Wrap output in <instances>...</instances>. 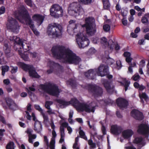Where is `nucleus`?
Masks as SVG:
<instances>
[{"label":"nucleus","instance_id":"obj_1","mask_svg":"<svg viewBox=\"0 0 149 149\" xmlns=\"http://www.w3.org/2000/svg\"><path fill=\"white\" fill-rule=\"evenodd\" d=\"M51 51L53 56L65 63L77 65L81 61V58L69 49L59 46L53 47Z\"/></svg>","mask_w":149,"mask_h":149},{"label":"nucleus","instance_id":"obj_2","mask_svg":"<svg viewBox=\"0 0 149 149\" xmlns=\"http://www.w3.org/2000/svg\"><path fill=\"white\" fill-rule=\"evenodd\" d=\"M39 91L41 93H47L50 95L58 97L60 90L56 85L48 83L45 84L40 85L39 86Z\"/></svg>","mask_w":149,"mask_h":149},{"label":"nucleus","instance_id":"obj_3","mask_svg":"<svg viewBox=\"0 0 149 149\" xmlns=\"http://www.w3.org/2000/svg\"><path fill=\"white\" fill-rule=\"evenodd\" d=\"M48 35L54 38H61L62 36L63 29L61 26L56 23L49 24L47 29Z\"/></svg>","mask_w":149,"mask_h":149},{"label":"nucleus","instance_id":"obj_4","mask_svg":"<svg viewBox=\"0 0 149 149\" xmlns=\"http://www.w3.org/2000/svg\"><path fill=\"white\" fill-rule=\"evenodd\" d=\"M69 14L75 17L83 15L84 10L80 4L78 2H74L71 3L68 8Z\"/></svg>","mask_w":149,"mask_h":149},{"label":"nucleus","instance_id":"obj_5","mask_svg":"<svg viewBox=\"0 0 149 149\" xmlns=\"http://www.w3.org/2000/svg\"><path fill=\"white\" fill-rule=\"evenodd\" d=\"M7 28L12 32L17 33L19 29L20 26L16 19L10 17H8L6 24Z\"/></svg>","mask_w":149,"mask_h":149},{"label":"nucleus","instance_id":"obj_6","mask_svg":"<svg viewBox=\"0 0 149 149\" xmlns=\"http://www.w3.org/2000/svg\"><path fill=\"white\" fill-rule=\"evenodd\" d=\"M97 106V103L93 101L89 104L86 103L80 104L78 108L79 109V111H85L88 113H94L95 107Z\"/></svg>","mask_w":149,"mask_h":149},{"label":"nucleus","instance_id":"obj_7","mask_svg":"<svg viewBox=\"0 0 149 149\" xmlns=\"http://www.w3.org/2000/svg\"><path fill=\"white\" fill-rule=\"evenodd\" d=\"M76 38V42L80 48L87 46L89 43V40L82 33L77 34Z\"/></svg>","mask_w":149,"mask_h":149},{"label":"nucleus","instance_id":"obj_8","mask_svg":"<svg viewBox=\"0 0 149 149\" xmlns=\"http://www.w3.org/2000/svg\"><path fill=\"white\" fill-rule=\"evenodd\" d=\"M50 11V15L56 18L61 17L63 15V11L62 7L57 4L52 5Z\"/></svg>","mask_w":149,"mask_h":149},{"label":"nucleus","instance_id":"obj_9","mask_svg":"<svg viewBox=\"0 0 149 149\" xmlns=\"http://www.w3.org/2000/svg\"><path fill=\"white\" fill-rule=\"evenodd\" d=\"M56 102L61 104V106H63L64 107H65L70 104H72L74 106L77 110L79 111V107L80 104H82L83 103H79V101L77 99H72L69 102H67L61 99H56Z\"/></svg>","mask_w":149,"mask_h":149},{"label":"nucleus","instance_id":"obj_10","mask_svg":"<svg viewBox=\"0 0 149 149\" xmlns=\"http://www.w3.org/2000/svg\"><path fill=\"white\" fill-rule=\"evenodd\" d=\"M20 65L22 68L25 71H28L29 75L33 77L40 78L39 75L36 71V70L32 65H28L21 63Z\"/></svg>","mask_w":149,"mask_h":149},{"label":"nucleus","instance_id":"obj_11","mask_svg":"<svg viewBox=\"0 0 149 149\" xmlns=\"http://www.w3.org/2000/svg\"><path fill=\"white\" fill-rule=\"evenodd\" d=\"M88 90L95 97L101 96L103 92L102 88L97 86L95 84L88 85Z\"/></svg>","mask_w":149,"mask_h":149},{"label":"nucleus","instance_id":"obj_12","mask_svg":"<svg viewBox=\"0 0 149 149\" xmlns=\"http://www.w3.org/2000/svg\"><path fill=\"white\" fill-rule=\"evenodd\" d=\"M23 17L25 19L26 24L29 26L35 34L36 35H38L39 34V32L34 28L35 26L33 24V22L29 15L26 12L24 13V14Z\"/></svg>","mask_w":149,"mask_h":149},{"label":"nucleus","instance_id":"obj_13","mask_svg":"<svg viewBox=\"0 0 149 149\" xmlns=\"http://www.w3.org/2000/svg\"><path fill=\"white\" fill-rule=\"evenodd\" d=\"M97 74L99 76L103 77L108 75L109 74V67L106 65H100L97 71Z\"/></svg>","mask_w":149,"mask_h":149},{"label":"nucleus","instance_id":"obj_14","mask_svg":"<svg viewBox=\"0 0 149 149\" xmlns=\"http://www.w3.org/2000/svg\"><path fill=\"white\" fill-rule=\"evenodd\" d=\"M138 132L148 137L149 135V127L146 124L141 123L138 127Z\"/></svg>","mask_w":149,"mask_h":149},{"label":"nucleus","instance_id":"obj_15","mask_svg":"<svg viewBox=\"0 0 149 149\" xmlns=\"http://www.w3.org/2000/svg\"><path fill=\"white\" fill-rule=\"evenodd\" d=\"M101 43L105 47H107L109 48L110 50L113 49L114 47L113 42V40H110L108 42H107V39L105 37H102L101 39Z\"/></svg>","mask_w":149,"mask_h":149},{"label":"nucleus","instance_id":"obj_16","mask_svg":"<svg viewBox=\"0 0 149 149\" xmlns=\"http://www.w3.org/2000/svg\"><path fill=\"white\" fill-rule=\"evenodd\" d=\"M6 100V104L10 109L15 111L18 109L17 105L11 99L8 98Z\"/></svg>","mask_w":149,"mask_h":149},{"label":"nucleus","instance_id":"obj_17","mask_svg":"<svg viewBox=\"0 0 149 149\" xmlns=\"http://www.w3.org/2000/svg\"><path fill=\"white\" fill-rule=\"evenodd\" d=\"M3 50L7 58H9L13 56V54L11 52V47L8 44L4 43L3 47Z\"/></svg>","mask_w":149,"mask_h":149},{"label":"nucleus","instance_id":"obj_18","mask_svg":"<svg viewBox=\"0 0 149 149\" xmlns=\"http://www.w3.org/2000/svg\"><path fill=\"white\" fill-rule=\"evenodd\" d=\"M96 73V69H90L84 72V75L88 79H94L95 78V75Z\"/></svg>","mask_w":149,"mask_h":149},{"label":"nucleus","instance_id":"obj_19","mask_svg":"<svg viewBox=\"0 0 149 149\" xmlns=\"http://www.w3.org/2000/svg\"><path fill=\"white\" fill-rule=\"evenodd\" d=\"M118 106L121 109L125 108L128 105V102L122 98H118L117 100Z\"/></svg>","mask_w":149,"mask_h":149},{"label":"nucleus","instance_id":"obj_20","mask_svg":"<svg viewBox=\"0 0 149 149\" xmlns=\"http://www.w3.org/2000/svg\"><path fill=\"white\" fill-rule=\"evenodd\" d=\"M75 21L73 20H71L69 22L70 24L68 26L67 31L70 34H71L72 32H74V30L77 29L78 25L74 24Z\"/></svg>","mask_w":149,"mask_h":149},{"label":"nucleus","instance_id":"obj_21","mask_svg":"<svg viewBox=\"0 0 149 149\" xmlns=\"http://www.w3.org/2000/svg\"><path fill=\"white\" fill-rule=\"evenodd\" d=\"M122 130L121 127L117 125H113L111 127V131L113 134L118 135L121 132Z\"/></svg>","mask_w":149,"mask_h":149},{"label":"nucleus","instance_id":"obj_22","mask_svg":"<svg viewBox=\"0 0 149 149\" xmlns=\"http://www.w3.org/2000/svg\"><path fill=\"white\" fill-rule=\"evenodd\" d=\"M131 115L136 119L141 120L143 119L142 113L138 110H133L131 112Z\"/></svg>","mask_w":149,"mask_h":149},{"label":"nucleus","instance_id":"obj_23","mask_svg":"<svg viewBox=\"0 0 149 149\" xmlns=\"http://www.w3.org/2000/svg\"><path fill=\"white\" fill-rule=\"evenodd\" d=\"M32 18L33 20L37 22L38 26L42 24L44 19V17L38 14L34 15Z\"/></svg>","mask_w":149,"mask_h":149},{"label":"nucleus","instance_id":"obj_24","mask_svg":"<svg viewBox=\"0 0 149 149\" xmlns=\"http://www.w3.org/2000/svg\"><path fill=\"white\" fill-rule=\"evenodd\" d=\"M87 33L89 35H93L96 32L95 25L93 24L90 26H86Z\"/></svg>","mask_w":149,"mask_h":149},{"label":"nucleus","instance_id":"obj_25","mask_svg":"<svg viewBox=\"0 0 149 149\" xmlns=\"http://www.w3.org/2000/svg\"><path fill=\"white\" fill-rule=\"evenodd\" d=\"M32 130L30 129H27L26 132L28 134L29 141L30 143H33V140L36 138L37 136L35 134H32L33 132Z\"/></svg>","mask_w":149,"mask_h":149},{"label":"nucleus","instance_id":"obj_26","mask_svg":"<svg viewBox=\"0 0 149 149\" xmlns=\"http://www.w3.org/2000/svg\"><path fill=\"white\" fill-rule=\"evenodd\" d=\"M102 81L108 93H111L113 91V88L111 87L109 82H108L107 80L105 79H102Z\"/></svg>","mask_w":149,"mask_h":149},{"label":"nucleus","instance_id":"obj_27","mask_svg":"<svg viewBox=\"0 0 149 149\" xmlns=\"http://www.w3.org/2000/svg\"><path fill=\"white\" fill-rule=\"evenodd\" d=\"M34 130L37 133H40L42 130V125L41 122L36 120L34 123Z\"/></svg>","mask_w":149,"mask_h":149},{"label":"nucleus","instance_id":"obj_28","mask_svg":"<svg viewBox=\"0 0 149 149\" xmlns=\"http://www.w3.org/2000/svg\"><path fill=\"white\" fill-rule=\"evenodd\" d=\"M95 19L92 17H88L85 19V24L82 26V27H85L86 26H90L93 24H94Z\"/></svg>","mask_w":149,"mask_h":149},{"label":"nucleus","instance_id":"obj_29","mask_svg":"<svg viewBox=\"0 0 149 149\" xmlns=\"http://www.w3.org/2000/svg\"><path fill=\"white\" fill-rule=\"evenodd\" d=\"M133 134V132L130 130H124L122 133L123 136L125 139H127L130 138Z\"/></svg>","mask_w":149,"mask_h":149},{"label":"nucleus","instance_id":"obj_30","mask_svg":"<svg viewBox=\"0 0 149 149\" xmlns=\"http://www.w3.org/2000/svg\"><path fill=\"white\" fill-rule=\"evenodd\" d=\"M15 38H16L15 39V40L14 43V48L16 50H17V47H19L20 49H21L22 48L21 47H20V45L22 43V41L23 40H21V39L18 37L16 36V37H15Z\"/></svg>","mask_w":149,"mask_h":149},{"label":"nucleus","instance_id":"obj_31","mask_svg":"<svg viewBox=\"0 0 149 149\" xmlns=\"http://www.w3.org/2000/svg\"><path fill=\"white\" fill-rule=\"evenodd\" d=\"M139 96L141 99V102L142 103H144L143 99L145 101H148L149 100V97L147 94L145 93H139Z\"/></svg>","mask_w":149,"mask_h":149},{"label":"nucleus","instance_id":"obj_32","mask_svg":"<svg viewBox=\"0 0 149 149\" xmlns=\"http://www.w3.org/2000/svg\"><path fill=\"white\" fill-rule=\"evenodd\" d=\"M119 82L121 84L122 86H124L125 91H127L130 84V82L125 79H123L122 81H120Z\"/></svg>","mask_w":149,"mask_h":149},{"label":"nucleus","instance_id":"obj_33","mask_svg":"<svg viewBox=\"0 0 149 149\" xmlns=\"http://www.w3.org/2000/svg\"><path fill=\"white\" fill-rule=\"evenodd\" d=\"M20 46L24 49L27 51L29 50L30 48V45L25 40H23L22 41Z\"/></svg>","mask_w":149,"mask_h":149},{"label":"nucleus","instance_id":"obj_34","mask_svg":"<svg viewBox=\"0 0 149 149\" xmlns=\"http://www.w3.org/2000/svg\"><path fill=\"white\" fill-rule=\"evenodd\" d=\"M143 139L142 137H136L135 138L133 141V142L137 144H139L141 145V147L143 146L144 144L142 142Z\"/></svg>","mask_w":149,"mask_h":149},{"label":"nucleus","instance_id":"obj_35","mask_svg":"<svg viewBox=\"0 0 149 149\" xmlns=\"http://www.w3.org/2000/svg\"><path fill=\"white\" fill-rule=\"evenodd\" d=\"M17 51L18 54L20 55L21 58L24 60L26 61H28L29 60V58L27 54H23L22 52V51L21 50H18Z\"/></svg>","mask_w":149,"mask_h":149},{"label":"nucleus","instance_id":"obj_36","mask_svg":"<svg viewBox=\"0 0 149 149\" xmlns=\"http://www.w3.org/2000/svg\"><path fill=\"white\" fill-rule=\"evenodd\" d=\"M9 67L7 65L2 66L1 67L2 71L1 74L3 76H4L5 73L9 70Z\"/></svg>","mask_w":149,"mask_h":149},{"label":"nucleus","instance_id":"obj_37","mask_svg":"<svg viewBox=\"0 0 149 149\" xmlns=\"http://www.w3.org/2000/svg\"><path fill=\"white\" fill-rule=\"evenodd\" d=\"M83 4L85 5H89L91 4L93 1L94 0H78Z\"/></svg>","mask_w":149,"mask_h":149},{"label":"nucleus","instance_id":"obj_38","mask_svg":"<svg viewBox=\"0 0 149 149\" xmlns=\"http://www.w3.org/2000/svg\"><path fill=\"white\" fill-rule=\"evenodd\" d=\"M129 65L130 66L128 68V72L132 74L133 73V70L132 68L136 67V64L135 62H133L132 63H130L129 64Z\"/></svg>","mask_w":149,"mask_h":149},{"label":"nucleus","instance_id":"obj_39","mask_svg":"<svg viewBox=\"0 0 149 149\" xmlns=\"http://www.w3.org/2000/svg\"><path fill=\"white\" fill-rule=\"evenodd\" d=\"M148 19H149V14H146L144 17H142L141 19L142 22L143 23H147L148 22Z\"/></svg>","mask_w":149,"mask_h":149},{"label":"nucleus","instance_id":"obj_40","mask_svg":"<svg viewBox=\"0 0 149 149\" xmlns=\"http://www.w3.org/2000/svg\"><path fill=\"white\" fill-rule=\"evenodd\" d=\"M26 12L29 14L26 10H24V11L23 12H22V13L20 14L19 16H18L17 17V16H16V17H17V19H18L19 21L20 22L22 23L23 22L20 19V18H22L23 19H24L25 20V19L23 17V16L24 15V13Z\"/></svg>","mask_w":149,"mask_h":149},{"label":"nucleus","instance_id":"obj_41","mask_svg":"<svg viewBox=\"0 0 149 149\" xmlns=\"http://www.w3.org/2000/svg\"><path fill=\"white\" fill-rule=\"evenodd\" d=\"M14 143L13 142H10L8 143L6 146V149H14Z\"/></svg>","mask_w":149,"mask_h":149},{"label":"nucleus","instance_id":"obj_42","mask_svg":"<svg viewBox=\"0 0 149 149\" xmlns=\"http://www.w3.org/2000/svg\"><path fill=\"white\" fill-rule=\"evenodd\" d=\"M79 134L81 137L83 138L86 140H87V137L85 136L84 132L82 130H81L79 132Z\"/></svg>","mask_w":149,"mask_h":149},{"label":"nucleus","instance_id":"obj_43","mask_svg":"<svg viewBox=\"0 0 149 149\" xmlns=\"http://www.w3.org/2000/svg\"><path fill=\"white\" fill-rule=\"evenodd\" d=\"M53 103V102L51 101H47L45 102V107L47 109L50 108V106Z\"/></svg>","mask_w":149,"mask_h":149},{"label":"nucleus","instance_id":"obj_44","mask_svg":"<svg viewBox=\"0 0 149 149\" xmlns=\"http://www.w3.org/2000/svg\"><path fill=\"white\" fill-rule=\"evenodd\" d=\"M41 114L43 117L44 121L45 123H47L49 120L47 115L45 114L43 112Z\"/></svg>","mask_w":149,"mask_h":149},{"label":"nucleus","instance_id":"obj_45","mask_svg":"<svg viewBox=\"0 0 149 149\" xmlns=\"http://www.w3.org/2000/svg\"><path fill=\"white\" fill-rule=\"evenodd\" d=\"M103 2V7L105 9H107L109 8L110 6V4L109 1H107Z\"/></svg>","mask_w":149,"mask_h":149},{"label":"nucleus","instance_id":"obj_46","mask_svg":"<svg viewBox=\"0 0 149 149\" xmlns=\"http://www.w3.org/2000/svg\"><path fill=\"white\" fill-rule=\"evenodd\" d=\"M140 78V76L138 73H136L134 74L132 77V79L135 81H138Z\"/></svg>","mask_w":149,"mask_h":149},{"label":"nucleus","instance_id":"obj_47","mask_svg":"<svg viewBox=\"0 0 149 149\" xmlns=\"http://www.w3.org/2000/svg\"><path fill=\"white\" fill-rule=\"evenodd\" d=\"M60 131L61 133V137L62 138H64L65 134L64 128H63L62 127H60Z\"/></svg>","mask_w":149,"mask_h":149},{"label":"nucleus","instance_id":"obj_48","mask_svg":"<svg viewBox=\"0 0 149 149\" xmlns=\"http://www.w3.org/2000/svg\"><path fill=\"white\" fill-rule=\"evenodd\" d=\"M110 28V26L108 24L104 25L103 26V29L106 32H107L109 31Z\"/></svg>","mask_w":149,"mask_h":149},{"label":"nucleus","instance_id":"obj_49","mask_svg":"<svg viewBox=\"0 0 149 149\" xmlns=\"http://www.w3.org/2000/svg\"><path fill=\"white\" fill-rule=\"evenodd\" d=\"M130 144L129 143L127 144L125 147V149H136L133 146H130Z\"/></svg>","mask_w":149,"mask_h":149},{"label":"nucleus","instance_id":"obj_50","mask_svg":"<svg viewBox=\"0 0 149 149\" xmlns=\"http://www.w3.org/2000/svg\"><path fill=\"white\" fill-rule=\"evenodd\" d=\"M49 147L50 149H54L55 147V141L54 140H52L50 142Z\"/></svg>","mask_w":149,"mask_h":149},{"label":"nucleus","instance_id":"obj_51","mask_svg":"<svg viewBox=\"0 0 149 149\" xmlns=\"http://www.w3.org/2000/svg\"><path fill=\"white\" fill-rule=\"evenodd\" d=\"M34 107L35 108L36 110L40 111L41 113L43 112L42 109L40 107L39 105H35Z\"/></svg>","mask_w":149,"mask_h":149},{"label":"nucleus","instance_id":"obj_52","mask_svg":"<svg viewBox=\"0 0 149 149\" xmlns=\"http://www.w3.org/2000/svg\"><path fill=\"white\" fill-rule=\"evenodd\" d=\"M12 67V68L11 70V72L12 74L15 73H16L17 70V69L18 68L17 67H13V66H11Z\"/></svg>","mask_w":149,"mask_h":149},{"label":"nucleus","instance_id":"obj_53","mask_svg":"<svg viewBox=\"0 0 149 149\" xmlns=\"http://www.w3.org/2000/svg\"><path fill=\"white\" fill-rule=\"evenodd\" d=\"M114 60L111 58H109L107 59V62L108 63V64L109 65H111L113 64V63H114Z\"/></svg>","mask_w":149,"mask_h":149},{"label":"nucleus","instance_id":"obj_54","mask_svg":"<svg viewBox=\"0 0 149 149\" xmlns=\"http://www.w3.org/2000/svg\"><path fill=\"white\" fill-rule=\"evenodd\" d=\"M87 122L88 124V125H89L90 128H92V129H93V130L95 131V130H94V129H95L94 124V123H92L91 124L89 121H87Z\"/></svg>","mask_w":149,"mask_h":149},{"label":"nucleus","instance_id":"obj_55","mask_svg":"<svg viewBox=\"0 0 149 149\" xmlns=\"http://www.w3.org/2000/svg\"><path fill=\"white\" fill-rule=\"evenodd\" d=\"M25 2L29 6L31 7L32 6L31 0H24Z\"/></svg>","mask_w":149,"mask_h":149},{"label":"nucleus","instance_id":"obj_56","mask_svg":"<svg viewBox=\"0 0 149 149\" xmlns=\"http://www.w3.org/2000/svg\"><path fill=\"white\" fill-rule=\"evenodd\" d=\"M5 11V8L4 6L0 8V15L3 14Z\"/></svg>","mask_w":149,"mask_h":149},{"label":"nucleus","instance_id":"obj_57","mask_svg":"<svg viewBox=\"0 0 149 149\" xmlns=\"http://www.w3.org/2000/svg\"><path fill=\"white\" fill-rule=\"evenodd\" d=\"M35 86L33 84L31 86H29V88H28L29 90L30 91H31L32 92H34L35 91Z\"/></svg>","mask_w":149,"mask_h":149},{"label":"nucleus","instance_id":"obj_58","mask_svg":"<svg viewBox=\"0 0 149 149\" xmlns=\"http://www.w3.org/2000/svg\"><path fill=\"white\" fill-rule=\"evenodd\" d=\"M48 109V110L47 111V112L49 115L52 114H55V112L52 111V109H51V108H49V109Z\"/></svg>","mask_w":149,"mask_h":149},{"label":"nucleus","instance_id":"obj_59","mask_svg":"<svg viewBox=\"0 0 149 149\" xmlns=\"http://www.w3.org/2000/svg\"><path fill=\"white\" fill-rule=\"evenodd\" d=\"M124 56L126 58L130 57L131 54V53L128 52H125L123 54Z\"/></svg>","mask_w":149,"mask_h":149},{"label":"nucleus","instance_id":"obj_60","mask_svg":"<svg viewBox=\"0 0 149 149\" xmlns=\"http://www.w3.org/2000/svg\"><path fill=\"white\" fill-rule=\"evenodd\" d=\"M0 121H1L4 124H6V121L4 118L1 115H0Z\"/></svg>","mask_w":149,"mask_h":149},{"label":"nucleus","instance_id":"obj_61","mask_svg":"<svg viewBox=\"0 0 149 149\" xmlns=\"http://www.w3.org/2000/svg\"><path fill=\"white\" fill-rule=\"evenodd\" d=\"M51 123H50V125L52 129L53 130H54L55 128V126L54 125V122L52 119H51Z\"/></svg>","mask_w":149,"mask_h":149},{"label":"nucleus","instance_id":"obj_62","mask_svg":"<svg viewBox=\"0 0 149 149\" xmlns=\"http://www.w3.org/2000/svg\"><path fill=\"white\" fill-rule=\"evenodd\" d=\"M51 123H50V125L52 129L53 130H54L55 128V126L54 125V122L52 119H51Z\"/></svg>","mask_w":149,"mask_h":149},{"label":"nucleus","instance_id":"obj_63","mask_svg":"<svg viewBox=\"0 0 149 149\" xmlns=\"http://www.w3.org/2000/svg\"><path fill=\"white\" fill-rule=\"evenodd\" d=\"M51 123H50V125L52 129L53 130H54L55 128V126L54 125V122L52 119H51Z\"/></svg>","mask_w":149,"mask_h":149},{"label":"nucleus","instance_id":"obj_64","mask_svg":"<svg viewBox=\"0 0 149 149\" xmlns=\"http://www.w3.org/2000/svg\"><path fill=\"white\" fill-rule=\"evenodd\" d=\"M122 22L123 24L125 26H127V19H126L125 18H123L122 20Z\"/></svg>","mask_w":149,"mask_h":149}]
</instances>
